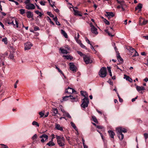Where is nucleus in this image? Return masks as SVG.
Here are the masks:
<instances>
[{
	"instance_id": "nucleus-58",
	"label": "nucleus",
	"mask_w": 148,
	"mask_h": 148,
	"mask_svg": "<svg viewBox=\"0 0 148 148\" xmlns=\"http://www.w3.org/2000/svg\"><path fill=\"white\" fill-rule=\"evenodd\" d=\"M137 97H138V96H137L136 97H135V98H133L132 99V101L133 102H134V101H135V100L136 99H137Z\"/></svg>"
},
{
	"instance_id": "nucleus-30",
	"label": "nucleus",
	"mask_w": 148,
	"mask_h": 148,
	"mask_svg": "<svg viewBox=\"0 0 148 148\" xmlns=\"http://www.w3.org/2000/svg\"><path fill=\"white\" fill-rule=\"evenodd\" d=\"M105 32H106L108 34V35L109 36L112 37L114 36V35H112L109 32L108 29L105 30Z\"/></svg>"
},
{
	"instance_id": "nucleus-32",
	"label": "nucleus",
	"mask_w": 148,
	"mask_h": 148,
	"mask_svg": "<svg viewBox=\"0 0 148 148\" xmlns=\"http://www.w3.org/2000/svg\"><path fill=\"white\" fill-rule=\"evenodd\" d=\"M35 12L37 14H38V15L40 17H41L42 14L38 10H36L35 11Z\"/></svg>"
},
{
	"instance_id": "nucleus-11",
	"label": "nucleus",
	"mask_w": 148,
	"mask_h": 148,
	"mask_svg": "<svg viewBox=\"0 0 148 148\" xmlns=\"http://www.w3.org/2000/svg\"><path fill=\"white\" fill-rule=\"evenodd\" d=\"M40 137L42 139L41 140V141L42 143H44L47 139L48 136L45 134H44L40 136Z\"/></svg>"
},
{
	"instance_id": "nucleus-27",
	"label": "nucleus",
	"mask_w": 148,
	"mask_h": 148,
	"mask_svg": "<svg viewBox=\"0 0 148 148\" xmlns=\"http://www.w3.org/2000/svg\"><path fill=\"white\" fill-rule=\"evenodd\" d=\"M63 116H67L69 118H71V117L70 115L68 113L66 112H64V113L63 114Z\"/></svg>"
},
{
	"instance_id": "nucleus-55",
	"label": "nucleus",
	"mask_w": 148,
	"mask_h": 148,
	"mask_svg": "<svg viewBox=\"0 0 148 148\" xmlns=\"http://www.w3.org/2000/svg\"><path fill=\"white\" fill-rule=\"evenodd\" d=\"M45 2L42 1H40V4L42 5H45Z\"/></svg>"
},
{
	"instance_id": "nucleus-33",
	"label": "nucleus",
	"mask_w": 148,
	"mask_h": 148,
	"mask_svg": "<svg viewBox=\"0 0 148 148\" xmlns=\"http://www.w3.org/2000/svg\"><path fill=\"white\" fill-rule=\"evenodd\" d=\"M2 41L4 42L5 44H7L8 43L7 38H3L2 39Z\"/></svg>"
},
{
	"instance_id": "nucleus-37",
	"label": "nucleus",
	"mask_w": 148,
	"mask_h": 148,
	"mask_svg": "<svg viewBox=\"0 0 148 148\" xmlns=\"http://www.w3.org/2000/svg\"><path fill=\"white\" fill-rule=\"evenodd\" d=\"M47 14L50 16L51 17L53 18L54 17V16L53 14H52L49 12H47Z\"/></svg>"
},
{
	"instance_id": "nucleus-20",
	"label": "nucleus",
	"mask_w": 148,
	"mask_h": 148,
	"mask_svg": "<svg viewBox=\"0 0 148 148\" xmlns=\"http://www.w3.org/2000/svg\"><path fill=\"white\" fill-rule=\"evenodd\" d=\"M124 79H125L127 80L128 81L130 82H132V79L131 78H130L128 76L125 75H124Z\"/></svg>"
},
{
	"instance_id": "nucleus-23",
	"label": "nucleus",
	"mask_w": 148,
	"mask_h": 148,
	"mask_svg": "<svg viewBox=\"0 0 148 148\" xmlns=\"http://www.w3.org/2000/svg\"><path fill=\"white\" fill-rule=\"evenodd\" d=\"M142 8V4L141 3H139L138 4V5L135 8V10H136L138 9H139V11L141 10V9Z\"/></svg>"
},
{
	"instance_id": "nucleus-38",
	"label": "nucleus",
	"mask_w": 148,
	"mask_h": 148,
	"mask_svg": "<svg viewBox=\"0 0 148 148\" xmlns=\"http://www.w3.org/2000/svg\"><path fill=\"white\" fill-rule=\"evenodd\" d=\"M103 21L106 24L108 25L110 24V22L106 19H104Z\"/></svg>"
},
{
	"instance_id": "nucleus-62",
	"label": "nucleus",
	"mask_w": 148,
	"mask_h": 148,
	"mask_svg": "<svg viewBox=\"0 0 148 148\" xmlns=\"http://www.w3.org/2000/svg\"><path fill=\"white\" fill-rule=\"evenodd\" d=\"M143 37L146 40H148V35L147 36H143Z\"/></svg>"
},
{
	"instance_id": "nucleus-16",
	"label": "nucleus",
	"mask_w": 148,
	"mask_h": 148,
	"mask_svg": "<svg viewBox=\"0 0 148 148\" xmlns=\"http://www.w3.org/2000/svg\"><path fill=\"white\" fill-rule=\"evenodd\" d=\"M135 85L136 86V88L138 92H139L141 90H145V88L143 86H138L136 85Z\"/></svg>"
},
{
	"instance_id": "nucleus-25",
	"label": "nucleus",
	"mask_w": 148,
	"mask_h": 148,
	"mask_svg": "<svg viewBox=\"0 0 148 148\" xmlns=\"http://www.w3.org/2000/svg\"><path fill=\"white\" fill-rule=\"evenodd\" d=\"M60 50L61 51L62 53L63 54H67L68 53V52L65 49H62L60 48Z\"/></svg>"
},
{
	"instance_id": "nucleus-1",
	"label": "nucleus",
	"mask_w": 148,
	"mask_h": 148,
	"mask_svg": "<svg viewBox=\"0 0 148 148\" xmlns=\"http://www.w3.org/2000/svg\"><path fill=\"white\" fill-rule=\"evenodd\" d=\"M116 131L117 132L118 136L121 140H122L124 138V136L122 132L126 133L127 130L125 128H122L121 127H118L116 129Z\"/></svg>"
},
{
	"instance_id": "nucleus-42",
	"label": "nucleus",
	"mask_w": 148,
	"mask_h": 148,
	"mask_svg": "<svg viewBox=\"0 0 148 148\" xmlns=\"http://www.w3.org/2000/svg\"><path fill=\"white\" fill-rule=\"evenodd\" d=\"M39 114L40 116V117L41 118L42 117L45 115V113L44 112H40L39 113Z\"/></svg>"
},
{
	"instance_id": "nucleus-2",
	"label": "nucleus",
	"mask_w": 148,
	"mask_h": 148,
	"mask_svg": "<svg viewBox=\"0 0 148 148\" xmlns=\"http://www.w3.org/2000/svg\"><path fill=\"white\" fill-rule=\"evenodd\" d=\"M56 138L58 145L60 147H63L64 146L65 139L63 136H56Z\"/></svg>"
},
{
	"instance_id": "nucleus-14",
	"label": "nucleus",
	"mask_w": 148,
	"mask_h": 148,
	"mask_svg": "<svg viewBox=\"0 0 148 148\" xmlns=\"http://www.w3.org/2000/svg\"><path fill=\"white\" fill-rule=\"evenodd\" d=\"M97 29L95 27L91 28V31L92 33L95 35H97L98 34V32L97 31Z\"/></svg>"
},
{
	"instance_id": "nucleus-24",
	"label": "nucleus",
	"mask_w": 148,
	"mask_h": 148,
	"mask_svg": "<svg viewBox=\"0 0 148 148\" xmlns=\"http://www.w3.org/2000/svg\"><path fill=\"white\" fill-rule=\"evenodd\" d=\"M73 10L74 12V15H78L80 16H82V15L81 14L79 13V11L77 10H75L74 8L73 9Z\"/></svg>"
},
{
	"instance_id": "nucleus-28",
	"label": "nucleus",
	"mask_w": 148,
	"mask_h": 148,
	"mask_svg": "<svg viewBox=\"0 0 148 148\" xmlns=\"http://www.w3.org/2000/svg\"><path fill=\"white\" fill-rule=\"evenodd\" d=\"M71 125L72 126V127H73V128L76 131H77V128L75 125V124L73 122H71Z\"/></svg>"
},
{
	"instance_id": "nucleus-41",
	"label": "nucleus",
	"mask_w": 148,
	"mask_h": 148,
	"mask_svg": "<svg viewBox=\"0 0 148 148\" xmlns=\"http://www.w3.org/2000/svg\"><path fill=\"white\" fill-rule=\"evenodd\" d=\"M75 40H76V41L79 44V45L82 43V42H81V41L80 40H79L78 39H77V37H75Z\"/></svg>"
},
{
	"instance_id": "nucleus-34",
	"label": "nucleus",
	"mask_w": 148,
	"mask_h": 148,
	"mask_svg": "<svg viewBox=\"0 0 148 148\" xmlns=\"http://www.w3.org/2000/svg\"><path fill=\"white\" fill-rule=\"evenodd\" d=\"M20 13L23 15L25 13V10L24 9H21L19 10Z\"/></svg>"
},
{
	"instance_id": "nucleus-56",
	"label": "nucleus",
	"mask_w": 148,
	"mask_h": 148,
	"mask_svg": "<svg viewBox=\"0 0 148 148\" xmlns=\"http://www.w3.org/2000/svg\"><path fill=\"white\" fill-rule=\"evenodd\" d=\"M97 128L100 129H102L103 128V127L102 126L97 125L96 127Z\"/></svg>"
},
{
	"instance_id": "nucleus-43",
	"label": "nucleus",
	"mask_w": 148,
	"mask_h": 148,
	"mask_svg": "<svg viewBox=\"0 0 148 148\" xmlns=\"http://www.w3.org/2000/svg\"><path fill=\"white\" fill-rule=\"evenodd\" d=\"M144 21L142 24H141V25H145L146 24L147 22H148V21L147 20H145L144 19H143Z\"/></svg>"
},
{
	"instance_id": "nucleus-15",
	"label": "nucleus",
	"mask_w": 148,
	"mask_h": 148,
	"mask_svg": "<svg viewBox=\"0 0 148 148\" xmlns=\"http://www.w3.org/2000/svg\"><path fill=\"white\" fill-rule=\"evenodd\" d=\"M54 138V137H52L51 141H49L48 143L47 144V145L51 147L55 145V144L53 142V139Z\"/></svg>"
},
{
	"instance_id": "nucleus-29",
	"label": "nucleus",
	"mask_w": 148,
	"mask_h": 148,
	"mask_svg": "<svg viewBox=\"0 0 148 148\" xmlns=\"http://www.w3.org/2000/svg\"><path fill=\"white\" fill-rule=\"evenodd\" d=\"M63 57H65L67 59L72 60L73 59V57L70 56H63Z\"/></svg>"
},
{
	"instance_id": "nucleus-18",
	"label": "nucleus",
	"mask_w": 148,
	"mask_h": 148,
	"mask_svg": "<svg viewBox=\"0 0 148 148\" xmlns=\"http://www.w3.org/2000/svg\"><path fill=\"white\" fill-rule=\"evenodd\" d=\"M106 16H108L109 17H112L114 16V14L112 12H106Z\"/></svg>"
},
{
	"instance_id": "nucleus-52",
	"label": "nucleus",
	"mask_w": 148,
	"mask_h": 148,
	"mask_svg": "<svg viewBox=\"0 0 148 148\" xmlns=\"http://www.w3.org/2000/svg\"><path fill=\"white\" fill-rule=\"evenodd\" d=\"M85 38V40H86V42H87L88 44H90H90H91L90 43V40L88 39L86 37Z\"/></svg>"
},
{
	"instance_id": "nucleus-59",
	"label": "nucleus",
	"mask_w": 148,
	"mask_h": 148,
	"mask_svg": "<svg viewBox=\"0 0 148 148\" xmlns=\"http://www.w3.org/2000/svg\"><path fill=\"white\" fill-rule=\"evenodd\" d=\"M51 2H52V1H51ZM49 4L51 6V7H52V8H53V6L54 5V2H53V4H51V1H50V3H49Z\"/></svg>"
},
{
	"instance_id": "nucleus-64",
	"label": "nucleus",
	"mask_w": 148,
	"mask_h": 148,
	"mask_svg": "<svg viewBox=\"0 0 148 148\" xmlns=\"http://www.w3.org/2000/svg\"><path fill=\"white\" fill-rule=\"evenodd\" d=\"M53 19L56 22L57 21V17L56 16L54 18H53Z\"/></svg>"
},
{
	"instance_id": "nucleus-4",
	"label": "nucleus",
	"mask_w": 148,
	"mask_h": 148,
	"mask_svg": "<svg viewBox=\"0 0 148 148\" xmlns=\"http://www.w3.org/2000/svg\"><path fill=\"white\" fill-rule=\"evenodd\" d=\"M128 50L129 51L130 55L132 57H135L138 56V54L135 50L132 47H129L128 48Z\"/></svg>"
},
{
	"instance_id": "nucleus-35",
	"label": "nucleus",
	"mask_w": 148,
	"mask_h": 148,
	"mask_svg": "<svg viewBox=\"0 0 148 148\" xmlns=\"http://www.w3.org/2000/svg\"><path fill=\"white\" fill-rule=\"evenodd\" d=\"M32 124L34 125H36L37 127H39V125L38 123L37 122L35 121H34L32 123Z\"/></svg>"
},
{
	"instance_id": "nucleus-44",
	"label": "nucleus",
	"mask_w": 148,
	"mask_h": 148,
	"mask_svg": "<svg viewBox=\"0 0 148 148\" xmlns=\"http://www.w3.org/2000/svg\"><path fill=\"white\" fill-rule=\"evenodd\" d=\"M117 55H116V57L117 60L119 59L120 58H121V56L120 55V53H119L118 51H116Z\"/></svg>"
},
{
	"instance_id": "nucleus-19",
	"label": "nucleus",
	"mask_w": 148,
	"mask_h": 148,
	"mask_svg": "<svg viewBox=\"0 0 148 148\" xmlns=\"http://www.w3.org/2000/svg\"><path fill=\"white\" fill-rule=\"evenodd\" d=\"M108 132L111 138H114V136L115 135L114 133L112 130L108 131Z\"/></svg>"
},
{
	"instance_id": "nucleus-31",
	"label": "nucleus",
	"mask_w": 148,
	"mask_h": 148,
	"mask_svg": "<svg viewBox=\"0 0 148 148\" xmlns=\"http://www.w3.org/2000/svg\"><path fill=\"white\" fill-rule=\"evenodd\" d=\"M92 119L96 123H98V122L97 120V119H96V117L95 116H92Z\"/></svg>"
},
{
	"instance_id": "nucleus-50",
	"label": "nucleus",
	"mask_w": 148,
	"mask_h": 148,
	"mask_svg": "<svg viewBox=\"0 0 148 148\" xmlns=\"http://www.w3.org/2000/svg\"><path fill=\"white\" fill-rule=\"evenodd\" d=\"M117 1L118 3H119V4H120V5H122L123 4L122 3L124 2V1L123 0H121V1H119L118 0H117Z\"/></svg>"
},
{
	"instance_id": "nucleus-12",
	"label": "nucleus",
	"mask_w": 148,
	"mask_h": 148,
	"mask_svg": "<svg viewBox=\"0 0 148 148\" xmlns=\"http://www.w3.org/2000/svg\"><path fill=\"white\" fill-rule=\"evenodd\" d=\"M26 8L28 10H32L35 8V6L33 4L29 3L26 5Z\"/></svg>"
},
{
	"instance_id": "nucleus-5",
	"label": "nucleus",
	"mask_w": 148,
	"mask_h": 148,
	"mask_svg": "<svg viewBox=\"0 0 148 148\" xmlns=\"http://www.w3.org/2000/svg\"><path fill=\"white\" fill-rule=\"evenodd\" d=\"M67 99H69L72 102H73L75 101H77V99L76 97H73L71 95L66 96L63 97V101H66Z\"/></svg>"
},
{
	"instance_id": "nucleus-45",
	"label": "nucleus",
	"mask_w": 148,
	"mask_h": 148,
	"mask_svg": "<svg viewBox=\"0 0 148 148\" xmlns=\"http://www.w3.org/2000/svg\"><path fill=\"white\" fill-rule=\"evenodd\" d=\"M37 136L36 134H35L32 137V139L33 140H34L37 138Z\"/></svg>"
},
{
	"instance_id": "nucleus-10",
	"label": "nucleus",
	"mask_w": 148,
	"mask_h": 148,
	"mask_svg": "<svg viewBox=\"0 0 148 148\" xmlns=\"http://www.w3.org/2000/svg\"><path fill=\"white\" fill-rule=\"evenodd\" d=\"M75 91L73 88H70L68 86V88L65 90V92L67 93L68 94L73 93L74 92H75Z\"/></svg>"
},
{
	"instance_id": "nucleus-7",
	"label": "nucleus",
	"mask_w": 148,
	"mask_h": 148,
	"mask_svg": "<svg viewBox=\"0 0 148 148\" xmlns=\"http://www.w3.org/2000/svg\"><path fill=\"white\" fill-rule=\"evenodd\" d=\"M69 68L73 72H75L77 70V67L73 62H70L69 64Z\"/></svg>"
},
{
	"instance_id": "nucleus-26",
	"label": "nucleus",
	"mask_w": 148,
	"mask_h": 148,
	"mask_svg": "<svg viewBox=\"0 0 148 148\" xmlns=\"http://www.w3.org/2000/svg\"><path fill=\"white\" fill-rule=\"evenodd\" d=\"M61 33L66 38H68V36L66 32L63 29L61 30Z\"/></svg>"
},
{
	"instance_id": "nucleus-17",
	"label": "nucleus",
	"mask_w": 148,
	"mask_h": 148,
	"mask_svg": "<svg viewBox=\"0 0 148 148\" xmlns=\"http://www.w3.org/2000/svg\"><path fill=\"white\" fill-rule=\"evenodd\" d=\"M55 128L57 130H59L62 131H63L62 127L60 126V125L58 124H56Z\"/></svg>"
},
{
	"instance_id": "nucleus-54",
	"label": "nucleus",
	"mask_w": 148,
	"mask_h": 148,
	"mask_svg": "<svg viewBox=\"0 0 148 148\" xmlns=\"http://www.w3.org/2000/svg\"><path fill=\"white\" fill-rule=\"evenodd\" d=\"M18 80H17L16 81L15 84H14V87L15 88H17V84L18 83Z\"/></svg>"
},
{
	"instance_id": "nucleus-3",
	"label": "nucleus",
	"mask_w": 148,
	"mask_h": 148,
	"mask_svg": "<svg viewBox=\"0 0 148 148\" xmlns=\"http://www.w3.org/2000/svg\"><path fill=\"white\" fill-rule=\"evenodd\" d=\"M107 73L106 67H102L99 72V75L102 78L105 77L107 75Z\"/></svg>"
},
{
	"instance_id": "nucleus-8",
	"label": "nucleus",
	"mask_w": 148,
	"mask_h": 148,
	"mask_svg": "<svg viewBox=\"0 0 148 148\" xmlns=\"http://www.w3.org/2000/svg\"><path fill=\"white\" fill-rule=\"evenodd\" d=\"M83 58L84 61L87 64L90 63L92 62V60L90 59L89 57L86 55H84Z\"/></svg>"
},
{
	"instance_id": "nucleus-22",
	"label": "nucleus",
	"mask_w": 148,
	"mask_h": 148,
	"mask_svg": "<svg viewBox=\"0 0 148 148\" xmlns=\"http://www.w3.org/2000/svg\"><path fill=\"white\" fill-rule=\"evenodd\" d=\"M27 16L28 18H32L33 16V14L31 12H27Z\"/></svg>"
},
{
	"instance_id": "nucleus-13",
	"label": "nucleus",
	"mask_w": 148,
	"mask_h": 148,
	"mask_svg": "<svg viewBox=\"0 0 148 148\" xmlns=\"http://www.w3.org/2000/svg\"><path fill=\"white\" fill-rule=\"evenodd\" d=\"M51 112L52 116H55L56 114H58V109L57 108H53Z\"/></svg>"
},
{
	"instance_id": "nucleus-46",
	"label": "nucleus",
	"mask_w": 148,
	"mask_h": 148,
	"mask_svg": "<svg viewBox=\"0 0 148 148\" xmlns=\"http://www.w3.org/2000/svg\"><path fill=\"white\" fill-rule=\"evenodd\" d=\"M0 145L1 146V148H8L7 146L3 144H0Z\"/></svg>"
},
{
	"instance_id": "nucleus-49",
	"label": "nucleus",
	"mask_w": 148,
	"mask_h": 148,
	"mask_svg": "<svg viewBox=\"0 0 148 148\" xmlns=\"http://www.w3.org/2000/svg\"><path fill=\"white\" fill-rule=\"evenodd\" d=\"M39 28L37 26H36L34 27V30L35 31H37L38 30H39Z\"/></svg>"
},
{
	"instance_id": "nucleus-21",
	"label": "nucleus",
	"mask_w": 148,
	"mask_h": 148,
	"mask_svg": "<svg viewBox=\"0 0 148 148\" xmlns=\"http://www.w3.org/2000/svg\"><path fill=\"white\" fill-rule=\"evenodd\" d=\"M80 93L81 95L85 97H88V95L87 93L85 91H81Z\"/></svg>"
},
{
	"instance_id": "nucleus-36",
	"label": "nucleus",
	"mask_w": 148,
	"mask_h": 148,
	"mask_svg": "<svg viewBox=\"0 0 148 148\" xmlns=\"http://www.w3.org/2000/svg\"><path fill=\"white\" fill-rule=\"evenodd\" d=\"M8 57L10 59L13 60L14 58V55L12 53H10V54Z\"/></svg>"
},
{
	"instance_id": "nucleus-47",
	"label": "nucleus",
	"mask_w": 148,
	"mask_h": 148,
	"mask_svg": "<svg viewBox=\"0 0 148 148\" xmlns=\"http://www.w3.org/2000/svg\"><path fill=\"white\" fill-rule=\"evenodd\" d=\"M47 18L48 19V20L49 21V22L50 23L53 25H54V24L53 22L51 21V18L49 16H47Z\"/></svg>"
},
{
	"instance_id": "nucleus-48",
	"label": "nucleus",
	"mask_w": 148,
	"mask_h": 148,
	"mask_svg": "<svg viewBox=\"0 0 148 148\" xmlns=\"http://www.w3.org/2000/svg\"><path fill=\"white\" fill-rule=\"evenodd\" d=\"M80 45L82 48L86 49H87L86 47L85 46H84L83 44L82 43Z\"/></svg>"
},
{
	"instance_id": "nucleus-57",
	"label": "nucleus",
	"mask_w": 148,
	"mask_h": 148,
	"mask_svg": "<svg viewBox=\"0 0 148 148\" xmlns=\"http://www.w3.org/2000/svg\"><path fill=\"white\" fill-rule=\"evenodd\" d=\"M58 72L60 73L61 74H62L63 75H64V74L63 73L62 71L59 69H58Z\"/></svg>"
},
{
	"instance_id": "nucleus-60",
	"label": "nucleus",
	"mask_w": 148,
	"mask_h": 148,
	"mask_svg": "<svg viewBox=\"0 0 148 148\" xmlns=\"http://www.w3.org/2000/svg\"><path fill=\"white\" fill-rule=\"evenodd\" d=\"M0 25L3 27V29H5L4 28V26L3 24L1 22H0Z\"/></svg>"
},
{
	"instance_id": "nucleus-51",
	"label": "nucleus",
	"mask_w": 148,
	"mask_h": 148,
	"mask_svg": "<svg viewBox=\"0 0 148 148\" xmlns=\"http://www.w3.org/2000/svg\"><path fill=\"white\" fill-rule=\"evenodd\" d=\"M77 53L78 54H79L81 56H83V55H84L83 53L82 52H81L80 51H77Z\"/></svg>"
},
{
	"instance_id": "nucleus-6",
	"label": "nucleus",
	"mask_w": 148,
	"mask_h": 148,
	"mask_svg": "<svg viewBox=\"0 0 148 148\" xmlns=\"http://www.w3.org/2000/svg\"><path fill=\"white\" fill-rule=\"evenodd\" d=\"M89 103V100L88 97H85L83 99V102L81 104V106L85 108L88 106V105Z\"/></svg>"
},
{
	"instance_id": "nucleus-53",
	"label": "nucleus",
	"mask_w": 148,
	"mask_h": 148,
	"mask_svg": "<svg viewBox=\"0 0 148 148\" xmlns=\"http://www.w3.org/2000/svg\"><path fill=\"white\" fill-rule=\"evenodd\" d=\"M30 0H25L24 3L26 4H29L30 3Z\"/></svg>"
},
{
	"instance_id": "nucleus-39",
	"label": "nucleus",
	"mask_w": 148,
	"mask_h": 148,
	"mask_svg": "<svg viewBox=\"0 0 148 148\" xmlns=\"http://www.w3.org/2000/svg\"><path fill=\"white\" fill-rule=\"evenodd\" d=\"M118 60L119 62V64H122L123 63V60L121 57L119 59H118Z\"/></svg>"
},
{
	"instance_id": "nucleus-40",
	"label": "nucleus",
	"mask_w": 148,
	"mask_h": 148,
	"mask_svg": "<svg viewBox=\"0 0 148 148\" xmlns=\"http://www.w3.org/2000/svg\"><path fill=\"white\" fill-rule=\"evenodd\" d=\"M144 137H145V141L148 138V134L147 133H145L144 134Z\"/></svg>"
},
{
	"instance_id": "nucleus-61",
	"label": "nucleus",
	"mask_w": 148,
	"mask_h": 148,
	"mask_svg": "<svg viewBox=\"0 0 148 148\" xmlns=\"http://www.w3.org/2000/svg\"><path fill=\"white\" fill-rule=\"evenodd\" d=\"M91 46V48L92 49V50H93L94 51H95V49H94V47H93L92 45V44H90Z\"/></svg>"
},
{
	"instance_id": "nucleus-9",
	"label": "nucleus",
	"mask_w": 148,
	"mask_h": 148,
	"mask_svg": "<svg viewBox=\"0 0 148 148\" xmlns=\"http://www.w3.org/2000/svg\"><path fill=\"white\" fill-rule=\"evenodd\" d=\"M32 46V44L30 42H27L25 44V50H28L31 48V47Z\"/></svg>"
},
{
	"instance_id": "nucleus-63",
	"label": "nucleus",
	"mask_w": 148,
	"mask_h": 148,
	"mask_svg": "<svg viewBox=\"0 0 148 148\" xmlns=\"http://www.w3.org/2000/svg\"><path fill=\"white\" fill-rule=\"evenodd\" d=\"M107 69L109 72H111V68L110 67H107Z\"/></svg>"
}]
</instances>
